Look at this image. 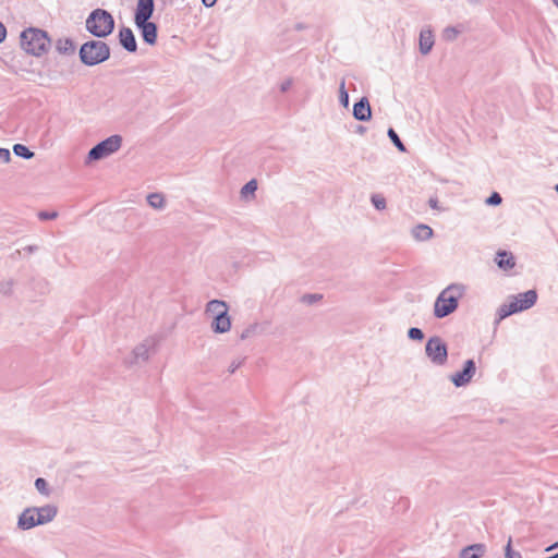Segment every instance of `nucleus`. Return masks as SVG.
Instances as JSON below:
<instances>
[{
  "mask_svg": "<svg viewBox=\"0 0 558 558\" xmlns=\"http://www.w3.org/2000/svg\"><path fill=\"white\" fill-rule=\"evenodd\" d=\"M59 512L54 504L28 506L17 515L16 527L20 531H29L37 526L47 525L54 521Z\"/></svg>",
  "mask_w": 558,
  "mask_h": 558,
  "instance_id": "f257e3e1",
  "label": "nucleus"
},
{
  "mask_svg": "<svg viewBox=\"0 0 558 558\" xmlns=\"http://www.w3.org/2000/svg\"><path fill=\"white\" fill-rule=\"evenodd\" d=\"M466 286L463 283H451L446 287L436 298L434 303V315L444 318L452 314L459 305V300L465 294Z\"/></svg>",
  "mask_w": 558,
  "mask_h": 558,
  "instance_id": "f03ea898",
  "label": "nucleus"
},
{
  "mask_svg": "<svg viewBox=\"0 0 558 558\" xmlns=\"http://www.w3.org/2000/svg\"><path fill=\"white\" fill-rule=\"evenodd\" d=\"M20 46L26 53L40 57L48 51L50 38L45 31L29 27L21 33Z\"/></svg>",
  "mask_w": 558,
  "mask_h": 558,
  "instance_id": "7ed1b4c3",
  "label": "nucleus"
},
{
  "mask_svg": "<svg viewBox=\"0 0 558 558\" xmlns=\"http://www.w3.org/2000/svg\"><path fill=\"white\" fill-rule=\"evenodd\" d=\"M113 28V16L106 10L96 9L86 19V29L96 37H107Z\"/></svg>",
  "mask_w": 558,
  "mask_h": 558,
  "instance_id": "20e7f679",
  "label": "nucleus"
},
{
  "mask_svg": "<svg viewBox=\"0 0 558 558\" xmlns=\"http://www.w3.org/2000/svg\"><path fill=\"white\" fill-rule=\"evenodd\" d=\"M110 57L108 45L100 40H89L82 45L80 49L81 61L86 65L99 64Z\"/></svg>",
  "mask_w": 558,
  "mask_h": 558,
  "instance_id": "39448f33",
  "label": "nucleus"
},
{
  "mask_svg": "<svg viewBox=\"0 0 558 558\" xmlns=\"http://www.w3.org/2000/svg\"><path fill=\"white\" fill-rule=\"evenodd\" d=\"M122 146V136L114 134L95 145L87 155L86 162L98 161L117 153Z\"/></svg>",
  "mask_w": 558,
  "mask_h": 558,
  "instance_id": "423d86ee",
  "label": "nucleus"
},
{
  "mask_svg": "<svg viewBox=\"0 0 558 558\" xmlns=\"http://www.w3.org/2000/svg\"><path fill=\"white\" fill-rule=\"evenodd\" d=\"M425 354L432 364L444 366L448 360V350L445 341L438 337H430L425 344Z\"/></svg>",
  "mask_w": 558,
  "mask_h": 558,
  "instance_id": "0eeeda50",
  "label": "nucleus"
},
{
  "mask_svg": "<svg viewBox=\"0 0 558 558\" xmlns=\"http://www.w3.org/2000/svg\"><path fill=\"white\" fill-rule=\"evenodd\" d=\"M155 345L156 340L154 338L144 339L134 347L126 362L130 365H137L147 362Z\"/></svg>",
  "mask_w": 558,
  "mask_h": 558,
  "instance_id": "6e6552de",
  "label": "nucleus"
},
{
  "mask_svg": "<svg viewBox=\"0 0 558 558\" xmlns=\"http://www.w3.org/2000/svg\"><path fill=\"white\" fill-rule=\"evenodd\" d=\"M475 374H476L475 362L473 360H466L463 363L462 371L450 375L449 379L457 388L465 387L472 381Z\"/></svg>",
  "mask_w": 558,
  "mask_h": 558,
  "instance_id": "1a4fd4ad",
  "label": "nucleus"
},
{
  "mask_svg": "<svg viewBox=\"0 0 558 558\" xmlns=\"http://www.w3.org/2000/svg\"><path fill=\"white\" fill-rule=\"evenodd\" d=\"M435 45V35L430 26H424L418 35V50L423 56H427Z\"/></svg>",
  "mask_w": 558,
  "mask_h": 558,
  "instance_id": "9d476101",
  "label": "nucleus"
},
{
  "mask_svg": "<svg viewBox=\"0 0 558 558\" xmlns=\"http://www.w3.org/2000/svg\"><path fill=\"white\" fill-rule=\"evenodd\" d=\"M154 13V0H137L134 23L146 22Z\"/></svg>",
  "mask_w": 558,
  "mask_h": 558,
  "instance_id": "9b49d317",
  "label": "nucleus"
},
{
  "mask_svg": "<svg viewBox=\"0 0 558 558\" xmlns=\"http://www.w3.org/2000/svg\"><path fill=\"white\" fill-rule=\"evenodd\" d=\"M136 27L140 29L143 40L148 45H155L157 41V26L155 23L146 22L135 23Z\"/></svg>",
  "mask_w": 558,
  "mask_h": 558,
  "instance_id": "f8f14e48",
  "label": "nucleus"
},
{
  "mask_svg": "<svg viewBox=\"0 0 558 558\" xmlns=\"http://www.w3.org/2000/svg\"><path fill=\"white\" fill-rule=\"evenodd\" d=\"M511 296L518 302V306L521 312L531 308L537 301V293L535 290H529Z\"/></svg>",
  "mask_w": 558,
  "mask_h": 558,
  "instance_id": "ddd939ff",
  "label": "nucleus"
},
{
  "mask_svg": "<svg viewBox=\"0 0 558 558\" xmlns=\"http://www.w3.org/2000/svg\"><path fill=\"white\" fill-rule=\"evenodd\" d=\"M353 117L359 121H368L372 118V109L367 98L363 97L354 104Z\"/></svg>",
  "mask_w": 558,
  "mask_h": 558,
  "instance_id": "4468645a",
  "label": "nucleus"
},
{
  "mask_svg": "<svg viewBox=\"0 0 558 558\" xmlns=\"http://www.w3.org/2000/svg\"><path fill=\"white\" fill-rule=\"evenodd\" d=\"M231 318L228 314L213 317L210 328L215 333H227L231 329Z\"/></svg>",
  "mask_w": 558,
  "mask_h": 558,
  "instance_id": "2eb2a0df",
  "label": "nucleus"
},
{
  "mask_svg": "<svg viewBox=\"0 0 558 558\" xmlns=\"http://www.w3.org/2000/svg\"><path fill=\"white\" fill-rule=\"evenodd\" d=\"M119 40L121 46L129 52H135L137 49L135 36L131 28L123 27L119 33Z\"/></svg>",
  "mask_w": 558,
  "mask_h": 558,
  "instance_id": "dca6fc26",
  "label": "nucleus"
},
{
  "mask_svg": "<svg viewBox=\"0 0 558 558\" xmlns=\"http://www.w3.org/2000/svg\"><path fill=\"white\" fill-rule=\"evenodd\" d=\"M518 312H521L518 302L514 301L512 296H509L507 302L501 304L497 311V323L501 322L502 319L507 318L508 316L515 314Z\"/></svg>",
  "mask_w": 558,
  "mask_h": 558,
  "instance_id": "f3484780",
  "label": "nucleus"
},
{
  "mask_svg": "<svg viewBox=\"0 0 558 558\" xmlns=\"http://www.w3.org/2000/svg\"><path fill=\"white\" fill-rule=\"evenodd\" d=\"M498 267L505 271L512 269L515 266V259L512 253L507 251H499L495 258Z\"/></svg>",
  "mask_w": 558,
  "mask_h": 558,
  "instance_id": "a211bd4d",
  "label": "nucleus"
},
{
  "mask_svg": "<svg viewBox=\"0 0 558 558\" xmlns=\"http://www.w3.org/2000/svg\"><path fill=\"white\" fill-rule=\"evenodd\" d=\"M486 553V546L484 544L477 543L461 549L459 554V558H481Z\"/></svg>",
  "mask_w": 558,
  "mask_h": 558,
  "instance_id": "6ab92c4d",
  "label": "nucleus"
},
{
  "mask_svg": "<svg viewBox=\"0 0 558 558\" xmlns=\"http://www.w3.org/2000/svg\"><path fill=\"white\" fill-rule=\"evenodd\" d=\"M205 312L211 316V318L220 314L226 315L228 314V304L222 300H211L206 304Z\"/></svg>",
  "mask_w": 558,
  "mask_h": 558,
  "instance_id": "aec40b11",
  "label": "nucleus"
},
{
  "mask_svg": "<svg viewBox=\"0 0 558 558\" xmlns=\"http://www.w3.org/2000/svg\"><path fill=\"white\" fill-rule=\"evenodd\" d=\"M433 229L427 225H417L412 229V235L417 241H427L433 236Z\"/></svg>",
  "mask_w": 558,
  "mask_h": 558,
  "instance_id": "412c9836",
  "label": "nucleus"
},
{
  "mask_svg": "<svg viewBox=\"0 0 558 558\" xmlns=\"http://www.w3.org/2000/svg\"><path fill=\"white\" fill-rule=\"evenodd\" d=\"M148 205L156 210H163L166 208L167 202L161 193H150L147 195Z\"/></svg>",
  "mask_w": 558,
  "mask_h": 558,
  "instance_id": "4be33fe9",
  "label": "nucleus"
},
{
  "mask_svg": "<svg viewBox=\"0 0 558 558\" xmlns=\"http://www.w3.org/2000/svg\"><path fill=\"white\" fill-rule=\"evenodd\" d=\"M56 49L61 54H72L75 51V46L72 39L70 38H60L56 43Z\"/></svg>",
  "mask_w": 558,
  "mask_h": 558,
  "instance_id": "5701e85b",
  "label": "nucleus"
},
{
  "mask_svg": "<svg viewBox=\"0 0 558 558\" xmlns=\"http://www.w3.org/2000/svg\"><path fill=\"white\" fill-rule=\"evenodd\" d=\"M257 190V181L255 179L250 180L240 192L241 198L244 201H251L255 196Z\"/></svg>",
  "mask_w": 558,
  "mask_h": 558,
  "instance_id": "b1692460",
  "label": "nucleus"
},
{
  "mask_svg": "<svg viewBox=\"0 0 558 558\" xmlns=\"http://www.w3.org/2000/svg\"><path fill=\"white\" fill-rule=\"evenodd\" d=\"M462 33L461 26H447L441 32V38L445 41H453L456 40L459 35Z\"/></svg>",
  "mask_w": 558,
  "mask_h": 558,
  "instance_id": "393cba45",
  "label": "nucleus"
},
{
  "mask_svg": "<svg viewBox=\"0 0 558 558\" xmlns=\"http://www.w3.org/2000/svg\"><path fill=\"white\" fill-rule=\"evenodd\" d=\"M34 485H35L36 490L45 498H49L51 496L52 488L45 478H43V477L36 478Z\"/></svg>",
  "mask_w": 558,
  "mask_h": 558,
  "instance_id": "a878e982",
  "label": "nucleus"
},
{
  "mask_svg": "<svg viewBox=\"0 0 558 558\" xmlns=\"http://www.w3.org/2000/svg\"><path fill=\"white\" fill-rule=\"evenodd\" d=\"M13 153L16 156L22 157L24 159H32L34 157V155H35L32 150H29L23 144H15V145H13Z\"/></svg>",
  "mask_w": 558,
  "mask_h": 558,
  "instance_id": "bb28decb",
  "label": "nucleus"
},
{
  "mask_svg": "<svg viewBox=\"0 0 558 558\" xmlns=\"http://www.w3.org/2000/svg\"><path fill=\"white\" fill-rule=\"evenodd\" d=\"M388 137L391 140V142L395 144V146L400 150V151H405V146L403 145V143L401 142L400 137L398 136V134L395 132L393 129H389L388 132Z\"/></svg>",
  "mask_w": 558,
  "mask_h": 558,
  "instance_id": "cd10ccee",
  "label": "nucleus"
},
{
  "mask_svg": "<svg viewBox=\"0 0 558 558\" xmlns=\"http://www.w3.org/2000/svg\"><path fill=\"white\" fill-rule=\"evenodd\" d=\"M339 100L343 107L349 106V94L345 89L344 80L341 81L340 86H339Z\"/></svg>",
  "mask_w": 558,
  "mask_h": 558,
  "instance_id": "c85d7f7f",
  "label": "nucleus"
},
{
  "mask_svg": "<svg viewBox=\"0 0 558 558\" xmlns=\"http://www.w3.org/2000/svg\"><path fill=\"white\" fill-rule=\"evenodd\" d=\"M257 329H258V324H256V323L252 324L242 330L240 338L242 340L248 339L257 333Z\"/></svg>",
  "mask_w": 558,
  "mask_h": 558,
  "instance_id": "c756f323",
  "label": "nucleus"
},
{
  "mask_svg": "<svg viewBox=\"0 0 558 558\" xmlns=\"http://www.w3.org/2000/svg\"><path fill=\"white\" fill-rule=\"evenodd\" d=\"M371 202L374 205V207L378 210H384L387 205L385 197L379 194L372 195Z\"/></svg>",
  "mask_w": 558,
  "mask_h": 558,
  "instance_id": "7c9ffc66",
  "label": "nucleus"
},
{
  "mask_svg": "<svg viewBox=\"0 0 558 558\" xmlns=\"http://www.w3.org/2000/svg\"><path fill=\"white\" fill-rule=\"evenodd\" d=\"M13 291V281L12 280H4L0 282V293L4 295L11 294Z\"/></svg>",
  "mask_w": 558,
  "mask_h": 558,
  "instance_id": "2f4dec72",
  "label": "nucleus"
},
{
  "mask_svg": "<svg viewBox=\"0 0 558 558\" xmlns=\"http://www.w3.org/2000/svg\"><path fill=\"white\" fill-rule=\"evenodd\" d=\"M408 336L412 340H422L424 338V333L420 328L412 327L408 331Z\"/></svg>",
  "mask_w": 558,
  "mask_h": 558,
  "instance_id": "473e14b6",
  "label": "nucleus"
},
{
  "mask_svg": "<svg viewBox=\"0 0 558 558\" xmlns=\"http://www.w3.org/2000/svg\"><path fill=\"white\" fill-rule=\"evenodd\" d=\"M506 558H522L521 554L519 551H513L511 549V539H509L507 546H506Z\"/></svg>",
  "mask_w": 558,
  "mask_h": 558,
  "instance_id": "72a5a7b5",
  "label": "nucleus"
},
{
  "mask_svg": "<svg viewBox=\"0 0 558 558\" xmlns=\"http://www.w3.org/2000/svg\"><path fill=\"white\" fill-rule=\"evenodd\" d=\"M502 202V198L501 196L498 194V193H493L487 199H486V203L488 205H499L500 203Z\"/></svg>",
  "mask_w": 558,
  "mask_h": 558,
  "instance_id": "f704fd0d",
  "label": "nucleus"
},
{
  "mask_svg": "<svg viewBox=\"0 0 558 558\" xmlns=\"http://www.w3.org/2000/svg\"><path fill=\"white\" fill-rule=\"evenodd\" d=\"M38 217L39 219L41 220H51V219H56L58 217V213L57 211H40L38 214Z\"/></svg>",
  "mask_w": 558,
  "mask_h": 558,
  "instance_id": "c9c22d12",
  "label": "nucleus"
},
{
  "mask_svg": "<svg viewBox=\"0 0 558 558\" xmlns=\"http://www.w3.org/2000/svg\"><path fill=\"white\" fill-rule=\"evenodd\" d=\"M0 160L5 163L11 160V154L9 149L0 147Z\"/></svg>",
  "mask_w": 558,
  "mask_h": 558,
  "instance_id": "e433bc0d",
  "label": "nucleus"
},
{
  "mask_svg": "<svg viewBox=\"0 0 558 558\" xmlns=\"http://www.w3.org/2000/svg\"><path fill=\"white\" fill-rule=\"evenodd\" d=\"M242 364V361L241 360H233L230 365H229V368L228 371L230 373H234Z\"/></svg>",
  "mask_w": 558,
  "mask_h": 558,
  "instance_id": "4c0bfd02",
  "label": "nucleus"
},
{
  "mask_svg": "<svg viewBox=\"0 0 558 558\" xmlns=\"http://www.w3.org/2000/svg\"><path fill=\"white\" fill-rule=\"evenodd\" d=\"M428 205L436 210H440V207L438 205V199L436 197H430L428 201Z\"/></svg>",
  "mask_w": 558,
  "mask_h": 558,
  "instance_id": "58836bf2",
  "label": "nucleus"
},
{
  "mask_svg": "<svg viewBox=\"0 0 558 558\" xmlns=\"http://www.w3.org/2000/svg\"><path fill=\"white\" fill-rule=\"evenodd\" d=\"M291 85H292V81L291 80H287L280 86L281 92L288 90L291 87Z\"/></svg>",
  "mask_w": 558,
  "mask_h": 558,
  "instance_id": "ea45409f",
  "label": "nucleus"
},
{
  "mask_svg": "<svg viewBox=\"0 0 558 558\" xmlns=\"http://www.w3.org/2000/svg\"><path fill=\"white\" fill-rule=\"evenodd\" d=\"M7 29L4 25L0 22V43H2L5 38Z\"/></svg>",
  "mask_w": 558,
  "mask_h": 558,
  "instance_id": "a19ab883",
  "label": "nucleus"
},
{
  "mask_svg": "<svg viewBox=\"0 0 558 558\" xmlns=\"http://www.w3.org/2000/svg\"><path fill=\"white\" fill-rule=\"evenodd\" d=\"M216 2H217V0H202V3H203L206 8H211V7H214Z\"/></svg>",
  "mask_w": 558,
  "mask_h": 558,
  "instance_id": "79ce46f5",
  "label": "nucleus"
},
{
  "mask_svg": "<svg viewBox=\"0 0 558 558\" xmlns=\"http://www.w3.org/2000/svg\"><path fill=\"white\" fill-rule=\"evenodd\" d=\"M470 5L477 7L481 5L483 0H465Z\"/></svg>",
  "mask_w": 558,
  "mask_h": 558,
  "instance_id": "37998d69",
  "label": "nucleus"
},
{
  "mask_svg": "<svg viewBox=\"0 0 558 558\" xmlns=\"http://www.w3.org/2000/svg\"><path fill=\"white\" fill-rule=\"evenodd\" d=\"M320 296L316 295V294H311V295H306L304 296V300L308 301V302H313L317 299H319Z\"/></svg>",
  "mask_w": 558,
  "mask_h": 558,
  "instance_id": "c03bdc74",
  "label": "nucleus"
},
{
  "mask_svg": "<svg viewBox=\"0 0 558 558\" xmlns=\"http://www.w3.org/2000/svg\"><path fill=\"white\" fill-rule=\"evenodd\" d=\"M27 250H28V252H34L36 250V247L35 246H28Z\"/></svg>",
  "mask_w": 558,
  "mask_h": 558,
  "instance_id": "a18cd8bd",
  "label": "nucleus"
},
{
  "mask_svg": "<svg viewBox=\"0 0 558 558\" xmlns=\"http://www.w3.org/2000/svg\"><path fill=\"white\" fill-rule=\"evenodd\" d=\"M557 546H558V544H554V545L549 546L546 550H550V549H553V548H555Z\"/></svg>",
  "mask_w": 558,
  "mask_h": 558,
  "instance_id": "49530a36",
  "label": "nucleus"
},
{
  "mask_svg": "<svg viewBox=\"0 0 558 558\" xmlns=\"http://www.w3.org/2000/svg\"><path fill=\"white\" fill-rule=\"evenodd\" d=\"M551 1L558 8V0H551Z\"/></svg>",
  "mask_w": 558,
  "mask_h": 558,
  "instance_id": "de8ad7c7",
  "label": "nucleus"
},
{
  "mask_svg": "<svg viewBox=\"0 0 558 558\" xmlns=\"http://www.w3.org/2000/svg\"><path fill=\"white\" fill-rule=\"evenodd\" d=\"M555 190H556V192H558V184L555 185Z\"/></svg>",
  "mask_w": 558,
  "mask_h": 558,
  "instance_id": "09e8293b",
  "label": "nucleus"
}]
</instances>
